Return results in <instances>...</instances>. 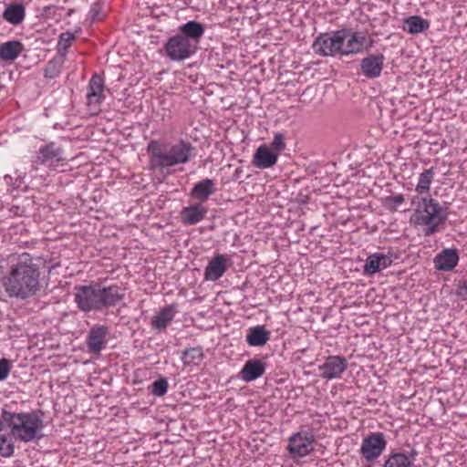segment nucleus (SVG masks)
I'll return each mask as SVG.
<instances>
[{
	"instance_id": "obj_1",
	"label": "nucleus",
	"mask_w": 467,
	"mask_h": 467,
	"mask_svg": "<svg viewBox=\"0 0 467 467\" xmlns=\"http://www.w3.org/2000/svg\"><path fill=\"white\" fill-rule=\"evenodd\" d=\"M8 274L3 278L5 292L11 297L26 299L39 290L41 262L26 253L9 259Z\"/></svg>"
},
{
	"instance_id": "obj_2",
	"label": "nucleus",
	"mask_w": 467,
	"mask_h": 467,
	"mask_svg": "<svg viewBox=\"0 0 467 467\" xmlns=\"http://www.w3.org/2000/svg\"><path fill=\"white\" fill-rule=\"evenodd\" d=\"M41 416L40 410L12 412L2 410L3 421L10 429L12 437L26 443L37 441L45 437L43 433L45 423Z\"/></svg>"
},
{
	"instance_id": "obj_3",
	"label": "nucleus",
	"mask_w": 467,
	"mask_h": 467,
	"mask_svg": "<svg viewBox=\"0 0 467 467\" xmlns=\"http://www.w3.org/2000/svg\"><path fill=\"white\" fill-rule=\"evenodd\" d=\"M412 203H416L413 221L416 225L427 226L425 236H431L440 231L439 226L448 219L446 209L431 197H415Z\"/></svg>"
},
{
	"instance_id": "obj_4",
	"label": "nucleus",
	"mask_w": 467,
	"mask_h": 467,
	"mask_svg": "<svg viewBox=\"0 0 467 467\" xmlns=\"http://www.w3.org/2000/svg\"><path fill=\"white\" fill-rule=\"evenodd\" d=\"M316 437L310 430H301L288 438L286 450L292 459H300L314 451Z\"/></svg>"
},
{
	"instance_id": "obj_5",
	"label": "nucleus",
	"mask_w": 467,
	"mask_h": 467,
	"mask_svg": "<svg viewBox=\"0 0 467 467\" xmlns=\"http://www.w3.org/2000/svg\"><path fill=\"white\" fill-rule=\"evenodd\" d=\"M345 31H335L332 34H323L313 43L314 51L323 57L341 55L343 43L346 41Z\"/></svg>"
},
{
	"instance_id": "obj_6",
	"label": "nucleus",
	"mask_w": 467,
	"mask_h": 467,
	"mask_svg": "<svg viewBox=\"0 0 467 467\" xmlns=\"http://www.w3.org/2000/svg\"><path fill=\"white\" fill-rule=\"evenodd\" d=\"M196 45L192 40L176 35L169 38L164 46L167 57L173 61H182L190 57L196 51Z\"/></svg>"
},
{
	"instance_id": "obj_7",
	"label": "nucleus",
	"mask_w": 467,
	"mask_h": 467,
	"mask_svg": "<svg viewBox=\"0 0 467 467\" xmlns=\"http://www.w3.org/2000/svg\"><path fill=\"white\" fill-rule=\"evenodd\" d=\"M196 149L190 141L180 140L171 147L165 156L161 160L164 161V168L172 167L178 164H184L195 156Z\"/></svg>"
},
{
	"instance_id": "obj_8",
	"label": "nucleus",
	"mask_w": 467,
	"mask_h": 467,
	"mask_svg": "<svg viewBox=\"0 0 467 467\" xmlns=\"http://www.w3.org/2000/svg\"><path fill=\"white\" fill-rule=\"evenodd\" d=\"M75 302L84 312L100 311L99 285L80 286L75 294Z\"/></svg>"
},
{
	"instance_id": "obj_9",
	"label": "nucleus",
	"mask_w": 467,
	"mask_h": 467,
	"mask_svg": "<svg viewBox=\"0 0 467 467\" xmlns=\"http://www.w3.org/2000/svg\"><path fill=\"white\" fill-rule=\"evenodd\" d=\"M387 446L383 432H371L362 441L360 453L368 462L379 457Z\"/></svg>"
},
{
	"instance_id": "obj_10",
	"label": "nucleus",
	"mask_w": 467,
	"mask_h": 467,
	"mask_svg": "<svg viewBox=\"0 0 467 467\" xmlns=\"http://www.w3.org/2000/svg\"><path fill=\"white\" fill-rule=\"evenodd\" d=\"M347 33L346 41L343 43L341 56L358 54L372 47V40L363 32H353L343 29Z\"/></svg>"
},
{
	"instance_id": "obj_11",
	"label": "nucleus",
	"mask_w": 467,
	"mask_h": 467,
	"mask_svg": "<svg viewBox=\"0 0 467 467\" xmlns=\"http://www.w3.org/2000/svg\"><path fill=\"white\" fill-rule=\"evenodd\" d=\"M100 309L117 306L125 297V289L117 285L102 286L99 285Z\"/></svg>"
},
{
	"instance_id": "obj_12",
	"label": "nucleus",
	"mask_w": 467,
	"mask_h": 467,
	"mask_svg": "<svg viewBox=\"0 0 467 467\" xmlns=\"http://www.w3.org/2000/svg\"><path fill=\"white\" fill-rule=\"evenodd\" d=\"M348 361L340 356H329L326 358L323 365L319 366L322 371L320 377L326 379H333L341 377V374L347 369Z\"/></svg>"
},
{
	"instance_id": "obj_13",
	"label": "nucleus",
	"mask_w": 467,
	"mask_h": 467,
	"mask_svg": "<svg viewBox=\"0 0 467 467\" xmlns=\"http://www.w3.org/2000/svg\"><path fill=\"white\" fill-rule=\"evenodd\" d=\"M109 332V327L104 325L96 324L90 328L86 340L90 353H99L103 349L107 343L106 337Z\"/></svg>"
},
{
	"instance_id": "obj_14",
	"label": "nucleus",
	"mask_w": 467,
	"mask_h": 467,
	"mask_svg": "<svg viewBox=\"0 0 467 467\" xmlns=\"http://www.w3.org/2000/svg\"><path fill=\"white\" fill-rule=\"evenodd\" d=\"M385 57L382 53L370 54L360 63V70L367 78H377L383 70Z\"/></svg>"
},
{
	"instance_id": "obj_15",
	"label": "nucleus",
	"mask_w": 467,
	"mask_h": 467,
	"mask_svg": "<svg viewBox=\"0 0 467 467\" xmlns=\"http://www.w3.org/2000/svg\"><path fill=\"white\" fill-rule=\"evenodd\" d=\"M228 258L224 254H215L204 270V278L208 281L219 280L227 270Z\"/></svg>"
},
{
	"instance_id": "obj_16",
	"label": "nucleus",
	"mask_w": 467,
	"mask_h": 467,
	"mask_svg": "<svg viewBox=\"0 0 467 467\" xmlns=\"http://www.w3.org/2000/svg\"><path fill=\"white\" fill-rule=\"evenodd\" d=\"M459 262V254L454 248L441 251L433 259L434 266L439 271H451Z\"/></svg>"
},
{
	"instance_id": "obj_17",
	"label": "nucleus",
	"mask_w": 467,
	"mask_h": 467,
	"mask_svg": "<svg viewBox=\"0 0 467 467\" xmlns=\"http://www.w3.org/2000/svg\"><path fill=\"white\" fill-rule=\"evenodd\" d=\"M37 159L42 164L55 166L57 163L65 161L63 150L54 142L42 146L37 151Z\"/></svg>"
},
{
	"instance_id": "obj_18",
	"label": "nucleus",
	"mask_w": 467,
	"mask_h": 467,
	"mask_svg": "<svg viewBox=\"0 0 467 467\" xmlns=\"http://www.w3.org/2000/svg\"><path fill=\"white\" fill-rule=\"evenodd\" d=\"M104 79L101 76L95 74L89 80L88 93H87V101L88 106H95L98 107L102 102L104 96Z\"/></svg>"
},
{
	"instance_id": "obj_19",
	"label": "nucleus",
	"mask_w": 467,
	"mask_h": 467,
	"mask_svg": "<svg viewBox=\"0 0 467 467\" xmlns=\"http://www.w3.org/2000/svg\"><path fill=\"white\" fill-rule=\"evenodd\" d=\"M278 155L267 147L261 145L257 148L253 157V164L259 169H268L273 167L277 161Z\"/></svg>"
},
{
	"instance_id": "obj_20",
	"label": "nucleus",
	"mask_w": 467,
	"mask_h": 467,
	"mask_svg": "<svg viewBox=\"0 0 467 467\" xmlns=\"http://www.w3.org/2000/svg\"><path fill=\"white\" fill-rule=\"evenodd\" d=\"M265 372V364L259 359H249L240 371L241 379L245 382H251L262 377Z\"/></svg>"
},
{
	"instance_id": "obj_21",
	"label": "nucleus",
	"mask_w": 467,
	"mask_h": 467,
	"mask_svg": "<svg viewBox=\"0 0 467 467\" xmlns=\"http://www.w3.org/2000/svg\"><path fill=\"white\" fill-rule=\"evenodd\" d=\"M207 209L201 203L183 207L181 211L182 223L185 225H193L201 222L206 215Z\"/></svg>"
},
{
	"instance_id": "obj_22",
	"label": "nucleus",
	"mask_w": 467,
	"mask_h": 467,
	"mask_svg": "<svg viewBox=\"0 0 467 467\" xmlns=\"http://www.w3.org/2000/svg\"><path fill=\"white\" fill-rule=\"evenodd\" d=\"M271 332L264 326H254L247 329L246 342L251 347H263L270 339Z\"/></svg>"
},
{
	"instance_id": "obj_23",
	"label": "nucleus",
	"mask_w": 467,
	"mask_h": 467,
	"mask_svg": "<svg viewBox=\"0 0 467 467\" xmlns=\"http://www.w3.org/2000/svg\"><path fill=\"white\" fill-rule=\"evenodd\" d=\"M215 184L211 179H204L197 182L191 191V197L199 200L201 202H206L209 197L215 192Z\"/></svg>"
},
{
	"instance_id": "obj_24",
	"label": "nucleus",
	"mask_w": 467,
	"mask_h": 467,
	"mask_svg": "<svg viewBox=\"0 0 467 467\" xmlns=\"http://www.w3.org/2000/svg\"><path fill=\"white\" fill-rule=\"evenodd\" d=\"M175 306H165L151 320V327L159 331L165 329L175 316Z\"/></svg>"
},
{
	"instance_id": "obj_25",
	"label": "nucleus",
	"mask_w": 467,
	"mask_h": 467,
	"mask_svg": "<svg viewBox=\"0 0 467 467\" xmlns=\"http://www.w3.org/2000/svg\"><path fill=\"white\" fill-rule=\"evenodd\" d=\"M24 51V45L18 40H11L0 46V58L5 61H12L18 57Z\"/></svg>"
},
{
	"instance_id": "obj_26",
	"label": "nucleus",
	"mask_w": 467,
	"mask_h": 467,
	"mask_svg": "<svg viewBox=\"0 0 467 467\" xmlns=\"http://www.w3.org/2000/svg\"><path fill=\"white\" fill-rule=\"evenodd\" d=\"M148 152L150 153L149 166L152 171L164 169V161L161 160L166 153L161 151V143L157 140H151L147 147Z\"/></svg>"
},
{
	"instance_id": "obj_27",
	"label": "nucleus",
	"mask_w": 467,
	"mask_h": 467,
	"mask_svg": "<svg viewBox=\"0 0 467 467\" xmlns=\"http://www.w3.org/2000/svg\"><path fill=\"white\" fill-rule=\"evenodd\" d=\"M26 16V9L22 4H10L4 11L3 17L12 25L21 24Z\"/></svg>"
},
{
	"instance_id": "obj_28",
	"label": "nucleus",
	"mask_w": 467,
	"mask_h": 467,
	"mask_svg": "<svg viewBox=\"0 0 467 467\" xmlns=\"http://www.w3.org/2000/svg\"><path fill=\"white\" fill-rule=\"evenodd\" d=\"M182 36L198 42L204 33V26L197 21H189L180 27Z\"/></svg>"
},
{
	"instance_id": "obj_29",
	"label": "nucleus",
	"mask_w": 467,
	"mask_h": 467,
	"mask_svg": "<svg viewBox=\"0 0 467 467\" xmlns=\"http://www.w3.org/2000/svg\"><path fill=\"white\" fill-rule=\"evenodd\" d=\"M430 26L428 20L419 16H409L404 20L403 29L410 34H419L427 30Z\"/></svg>"
},
{
	"instance_id": "obj_30",
	"label": "nucleus",
	"mask_w": 467,
	"mask_h": 467,
	"mask_svg": "<svg viewBox=\"0 0 467 467\" xmlns=\"http://www.w3.org/2000/svg\"><path fill=\"white\" fill-rule=\"evenodd\" d=\"M204 358L202 347L186 348L182 353L183 366H199Z\"/></svg>"
},
{
	"instance_id": "obj_31",
	"label": "nucleus",
	"mask_w": 467,
	"mask_h": 467,
	"mask_svg": "<svg viewBox=\"0 0 467 467\" xmlns=\"http://www.w3.org/2000/svg\"><path fill=\"white\" fill-rule=\"evenodd\" d=\"M434 178V169L431 167L430 169L424 170L419 177L418 184L415 188V191L419 194L427 193L430 191L431 184Z\"/></svg>"
},
{
	"instance_id": "obj_32",
	"label": "nucleus",
	"mask_w": 467,
	"mask_h": 467,
	"mask_svg": "<svg viewBox=\"0 0 467 467\" xmlns=\"http://www.w3.org/2000/svg\"><path fill=\"white\" fill-rule=\"evenodd\" d=\"M413 462L402 452L391 453L385 461L383 467H412Z\"/></svg>"
},
{
	"instance_id": "obj_33",
	"label": "nucleus",
	"mask_w": 467,
	"mask_h": 467,
	"mask_svg": "<svg viewBox=\"0 0 467 467\" xmlns=\"http://www.w3.org/2000/svg\"><path fill=\"white\" fill-rule=\"evenodd\" d=\"M64 60L65 54H59V56L48 61L45 68V78H54L57 77L61 71Z\"/></svg>"
},
{
	"instance_id": "obj_34",
	"label": "nucleus",
	"mask_w": 467,
	"mask_h": 467,
	"mask_svg": "<svg viewBox=\"0 0 467 467\" xmlns=\"http://www.w3.org/2000/svg\"><path fill=\"white\" fill-rule=\"evenodd\" d=\"M378 253L370 254L366 259L365 265L363 266V272L365 275H373L374 274L380 271L379 265Z\"/></svg>"
},
{
	"instance_id": "obj_35",
	"label": "nucleus",
	"mask_w": 467,
	"mask_h": 467,
	"mask_svg": "<svg viewBox=\"0 0 467 467\" xmlns=\"http://www.w3.org/2000/svg\"><path fill=\"white\" fill-rule=\"evenodd\" d=\"M402 194L387 196L383 200V205L391 213L397 212L398 206L404 202Z\"/></svg>"
},
{
	"instance_id": "obj_36",
	"label": "nucleus",
	"mask_w": 467,
	"mask_h": 467,
	"mask_svg": "<svg viewBox=\"0 0 467 467\" xmlns=\"http://www.w3.org/2000/svg\"><path fill=\"white\" fill-rule=\"evenodd\" d=\"M168 381L166 379H160L158 380H155L150 385V391L153 395L161 397L167 393L168 390Z\"/></svg>"
},
{
	"instance_id": "obj_37",
	"label": "nucleus",
	"mask_w": 467,
	"mask_h": 467,
	"mask_svg": "<svg viewBox=\"0 0 467 467\" xmlns=\"http://www.w3.org/2000/svg\"><path fill=\"white\" fill-rule=\"evenodd\" d=\"M74 39L75 36L72 33L68 31L62 33L59 36V41L57 44L59 53L63 54L62 51L66 52Z\"/></svg>"
},
{
	"instance_id": "obj_38",
	"label": "nucleus",
	"mask_w": 467,
	"mask_h": 467,
	"mask_svg": "<svg viewBox=\"0 0 467 467\" xmlns=\"http://www.w3.org/2000/svg\"><path fill=\"white\" fill-rule=\"evenodd\" d=\"M11 361L6 358L0 359V381L5 379L10 373Z\"/></svg>"
},
{
	"instance_id": "obj_39",
	"label": "nucleus",
	"mask_w": 467,
	"mask_h": 467,
	"mask_svg": "<svg viewBox=\"0 0 467 467\" xmlns=\"http://www.w3.org/2000/svg\"><path fill=\"white\" fill-rule=\"evenodd\" d=\"M273 147L278 151H283L285 149V143L284 141V136L280 133H276L274 137Z\"/></svg>"
},
{
	"instance_id": "obj_40",
	"label": "nucleus",
	"mask_w": 467,
	"mask_h": 467,
	"mask_svg": "<svg viewBox=\"0 0 467 467\" xmlns=\"http://www.w3.org/2000/svg\"><path fill=\"white\" fill-rule=\"evenodd\" d=\"M378 259L379 261V265L380 270L390 266L392 264L391 256L386 255L384 254L378 253Z\"/></svg>"
},
{
	"instance_id": "obj_41",
	"label": "nucleus",
	"mask_w": 467,
	"mask_h": 467,
	"mask_svg": "<svg viewBox=\"0 0 467 467\" xmlns=\"http://www.w3.org/2000/svg\"><path fill=\"white\" fill-rule=\"evenodd\" d=\"M456 294L457 296L464 299H467V280H463L459 283Z\"/></svg>"
},
{
	"instance_id": "obj_42",
	"label": "nucleus",
	"mask_w": 467,
	"mask_h": 467,
	"mask_svg": "<svg viewBox=\"0 0 467 467\" xmlns=\"http://www.w3.org/2000/svg\"><path fill=\"white\" fill-rule=\"evenodd\" d=\"M417 455H418V451L415 449H412L410 451L409 455H407V456L412 462V460H414Z\"/></svg>"
},
{
	"instance_id": "obj_43",
	"label": "nucleus",
	"mask_w": 467,
	"mask_h": 467,
	"mask_svg": "<svg viewBox=\"0 0 467 467\" xmlns=\"http://www.w3.org/2000/svg\"><path fill=\"white\" fill-rule=\"evenodd\" d=\"M4 179H5V181H7V180H10V181H11V180H12V178H11L9 175H5V176L4 177Z\"/></svg>"
}]
</instances>
